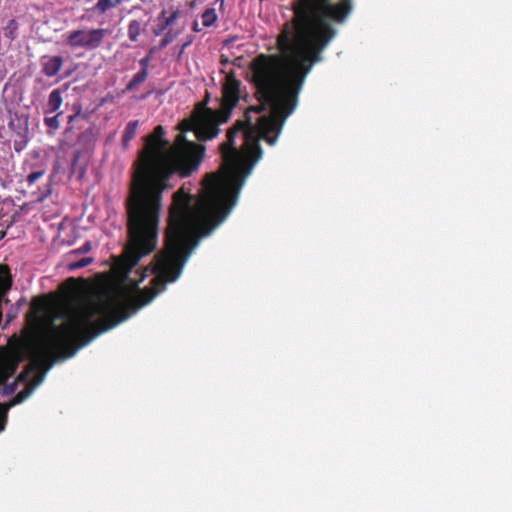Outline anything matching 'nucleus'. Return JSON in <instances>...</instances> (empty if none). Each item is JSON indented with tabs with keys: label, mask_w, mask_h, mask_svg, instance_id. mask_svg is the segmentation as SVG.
I'll return each instance as SVG.
<instances>
[{
	"label": "nucleus",
	"mask_w": 512,
	"mask_h": 512,
	"mask_svg": "<svg viewBox=\"0 0 512 512\" xmlns=\"http://www.w3.org/2000/svg\"><path fill=\"white\" fill-rule=\"evenodd\" d=\"M352 8V0L297 1L291 25L286 23L276 38L279 53H261L250 61L249 82L259 105L247 108L244 119L227 130L225 142L218 147L220 170L204 176L194 205L186 183L172 195L162 247V293L179 278L200 240L238 201L246 177L262 157L259 138L275 145L307 76L336 34L328 20L342 24Z\"/></svg>",
	"instance_id": "f257e3e1"
},
{
	"label": "nucleus",
	"mask_w": 512,
	"mask_h": 512,
	"mask_svg": "<svg viewBox=\"0 0 512 512\" xmlns=\"http://www.w3.org/2000/svg\"><path fill=\"white\" fill-rule=\"evenodd\" d=\"M151 271V287L127 295L123 301L113 306L109 302H88L72 310L61 325L53 327L44 339L37 342L32 348L31 363L17 376V380L27 381L35 370H40L41 373L25 390L15 395L12 405L23 402L31 394L57 359L74 356L96 336L127 320L131 314L151 302L160 292V251L153 257Z\"/></svg>",
	"instance_id": "f03ea898"
},
{
	"label": "nucleus",
	"mask_w": 512,
	"mask_h": 512,
	"mask_svg": "<svg viewBox=\"0 0 512 512\" xmlns=\"http://www.w3.org/2000/svg\"><path fill=\"white\" fill-rule=\"evenodd\" d=\"M125 199L128 244L116 265L129 273L157 246L160 221V125L143 138Z\"/></svg>",
	"instance_id": "7ed1b4c3"
},
{
	"label": "nucleus",
	"mask_w": 512,
	"mask_h": 512,
	"mask_svg": "<svg viewBox=\"0 0 512 512\" xmlns=\"http://www.w3.org/2000/svg\"><path fill=\"white\" fill-rule=\"evenodd\" d=\"M179 129L181 132L176 134L173 144L162 137V193L173 186L170 181L174 176L183 179L196 173L205 157V146L187 139L184 134L193 131L197 137L198 121L194 115L182 121Z\"/></svg>",
	"instance_id": "20e7f679"
},
{
	"label": "nucleus",
	"mask_w": 512,
	"mask_h": 512,
	"mask_svg": "<svg viewBox=\"0 0 512 512\" xmlns=\"http://www.w3.org/2000/svg\"><path fill=\"white\" fill-rule=\"evenodd\" d=\"M193 115L198 121L197 139L199 141H207L217 137L221 132L219 126L225 124L221 121V109L207 107V101L196 103Z\"/></svg>",
	"instance_id": "39448f33"
},
{
	"label": "nucleus",
	"mask_w": 512,
	"mask_h": 512,
	"mask_svg": "<svg viewBox=\"0 0 512 512\" xmlns=\"http://www.w3.org/2000/svg\"><path fill=\"white\" fill-rule=\"evenodd\" d=\"M110 33L105 28L77 29L66 33L65 41L71 49L96 50L101 47L104 38Z\"/></svg>",
	"instance_id": "423d86ee"
},
{
	"label": "nucleus",
	"mask_w": 512,
	"mask_h": 512,
	"mask_svg": "<svg viewBox=\"0 0 512 512\" xmlns=\"http://www.w3.org/2000/svg\"><path fill=\"white\" fill-rule=\"evenodd\" d=\"M242 82L238 80L234 72L225 76L221 87L220 111L221 121L227 123L233 110L241 99Z\"/></svg>",
	"instance_id": "0eeeda50"
},
{
	"label": "nucleus",
	"mask_w": 512,
	"mask_h": 512,
	"mask_svg": "<svg viewBox=\"0 0 512 512\" xmlns=\"http://www.w3.org/2000/svg\"><path fill=\"white\" fill-rule=\"evenodd\" d=\"M63 58L59 55H44L41 57V72L47 77L56 76L63 66Z\"/></svg>",
	"instance_id": "6e6552de"
},
{
	"label": "nucleus",
	"mask_w": 512,
	"mask_h": 512,
	"mask_svg": "<svg viewBox=\"0 0 512 512\" xmlns=\"http://www.w3.org/2000/svg\"><path fill=\"white\" fill-rule=\"evenodd\" d=\"M181 13L179 10L174 11L165 20V24L162 25V32L167 30L164 39H162V47H165L168 43L172 42L177 35L183 30V26H175V20Z\"/></svg>",
	"instance_id": "1a4fd4ad"
},
{
	"label": "nucleus",
	"mask_w": 512,
	"mask_h": 512,
	"mask_svg": "<svg viewBox=\"0 0 512 512\" xmlns=\"http://www.w3.org/2000/svg\"><path fill=\"white\" fill-rule=\"evenodd\" d=\"M138 126V120H133L127 123L121 139V144L124 149H127L130 141L135 138Z\"/></svg>",
	"instance_id": "9d476101"
},
{
	"label": "nucleus",
	"mask_w": 512,
	"mask_h": 512,
	"mask_svg": "<svg viewBox=\"0 0 512 512\" xmlns=\"http://www.w3.org/2000/svg\"><path fill=\"white\" fill-rule=\"evenodd\" d=\"M63 103L62 92L60 89H54L50 92L47 102L46 113H52L59 110Z\"/></svg>",
	"instance_id": "9b49d317"
},
{
	"label": "nucleus",
	"mask_w": 512,
	"mask_h": 512,
	"mask_svg": "<svg viewBox=\"0 0 512 512\" xmlns=\"http://www.w3.org/2000/svg\"><path fill=\"white\" fill-rule=\"evenodd\" d=\"M148 77V72H145L144 70H139L133 78L128 82V84L125 87L124 91H135L138 89V87L145 82V80Z\"/></svg>",
	"instance_id": "f8f14e48"
},
{
	"label": "nucleus",
	"mask_w": 512,
	"mask_h": 512,
	"mask_svg": "<svg viewBox=\"0 0 512 512\" xmlns=\"http://www.w3.org/2000/svg\"><path fill=\"white\" fill-rule=\"evenodd\" d=\"M202 25L209 28L215 24L218 19V15L215 8H207L202 14Z\"/></svg>",
	"instance_id": "ddd939ff"
},
{
	"label": "nucleus",
	"mask_w": 512,
	"mask_h": 512,
	"mask_svg": "<svg viewBox=\"0 0 512 512\" xmlns=\"http://www.w3.org/2000/svg\"><path fill=\"white\" fill-rule=\"evenodd\" d=\"M119 3V0H98V2L95 4L92 10L98 12L99 14H104L106 11H108L111 8H114Z\"/></svg>",
	"instance_id": "4468645a"
},
{
	"label": "nucleus",
	"mask_w": 512,
	"mask_h": 512,
	"mask_svg": "<svg viewBox=\"0 0 512 512\" xmlns=\"http://www.w3.org/2000/svg\"><path fill=\"white\" fill-rule=\"evenodd\" d=\"M11 275L7 265H0V289H9L11 286Z\"/></svg>",
	"instance_id": "2eb2a0df"
},
{
	"label": "nucleus",
	"mask_w": 512,
	"mask_h": 512,
	"mask_svg": "<svg viewBox=\"0 0 512 512\" xmlns=\"http://www.w3.org/2000/svg\"><path fill=\"white\" fill-rule=\"evenodd\" d=\"M18 23L15 19L9 20L6 27L4 28V35L6 38L14 40L17 36Z\"/></svg>",
	"instance_id": "dca6fc26"
},
{
	"label": "nucleus",
	"mask_w": 512,
	"mask_h": 512,
	"mask_svg": "<svg viewBox=\"0 0 512 512\" xmlns=\"http://www.w3.org/2000/svg\"><path fill=\"white\" fill-rule=\"evenodd\" d=\"M141 30V24L137 20H132L128 26V37L131 41H136Z\"/></svg>",
	"instance_id": "f3484780"
},
{
	"label": "nucleus",
	"mask_w": 512,
	"mask_h": 512,
	"mask_svg": "<svg viewBox=\"0 0 512 512\" xmlns=\"http://www.w3.org/2000/svg\"><path fill=\"white\" fill-rule=\"evenodd\" d=\"M92 262H93L92 257H83L82 259H80L78 261L70 262L67 265V267L70 271H74L77 269L84 268V267L90 265Z\"/></svg>",
	"instance_id": "a211bd4d"
},
{
	"label": "nucleus",
	"mask_w": 512,
	"mask_h": 512,
	"mask_svg": "<svg viewBox=\"0 0 512 512\" xmlns=\"http://www.w3.org/2000/svg\"><path fill=\"white\" fill-rule=\"evenodd\" d=\"M62 114V112H59L57 113L56 115L52 116V117H45L44 119V123L46 124L47 127L49 128H52V129H59L60 128V122H59V116Z\"/></svg>",
	"instance_id": "6ab92c4d"
},
{
	"label": "nucleus",
	"mask_w": 512,
	"mask_h": 512,
	"mask_svg": "<svg viewBox=\"0 0 512 512\" xmlns=\"http://www.w3.org/2000/svg\"><path fill=\"white\" fill-rule=\"evenodd\" d=\"M17 368V364L15 362H8L3 366V379H7L12 376Z\"/></svg>",
	"instance_id": "aec40b11"
},
{
	"label": "nucleus",
	"mask_w": 512,
	"mask_h": 512,
	"mask_svg": "<svg viewBox=\"0 0 512 512\" xmlns=\"http://www.w3.org/2000/svg\"><path fill=\"white\" fill-rule=\"evenodd\" d=\"M45 174V170H38L30 173L27 176V183L29 185H33L38 179H40Z\"/></svg>",
	"instance_id": "412c9836"
},
{
	"label": "nucleus",
	"mask_w": 512,
	"mask_h": 512,
	"mask_svg": "<svg viewBox=\"0 0 512 512\" xmlns=\"http://www.w3.org/2000/svg\"><path fill=\"white\" fill-rule=\"evenodd\" d=\"M154 53V49H151L147 56L142 58L139 61L140 64V70H144L145 72H148V66L151 59L152 54Z\"/></svg>",
	"instance_id": "4be33fe9"
},
{
	"label": "nucleus",
	"mask_w": 512,
	"mask_h": 512,
	"mask_svg": "<svg viewBox=\"0 0 512 512\" xmlns=\"http://www.w3.org/2000/svg\"><path fill=\"white\" fill-rule=\"evenodd\" d=\"M79 119V117H77V114H72V115H69L68 116V121H67V128L65 130V134L68 135L74 128V123L75 121H77Z\"/></svg>",
	"instance_id": "5701e85b"
},
{
	"label": "nucleus",
	"mask_w": 512,
	"mask_h": 512,
	"mask_svg": "<svg viewBox=\"0 0 512 512\" xmlns=\"http://www.w3.org/2000/svg\"><path fill=\"white\" fill-rule=\"evenodd\" d=\"M91 250V242L86 241L82 247L79 249L73 250L70 252V255L78 254V253H88Z\"/></svg>",
	"instance_id": "b1692460"
},
{
	"label": "nucleus",
	"mask_w": 512,
	"mask_h": 512,
	"mask_svg": "<svg viewBox=\"0 0 512 512\" xmlns=\"http://www.w3.org/2000/svg\"><path fill=\"white\" fill-rule=\"evenodd\" d=\"M73 110H74V113L73 114H77V117L79 118H85L83 115H82V106L81 104H74L73 105Z\"/></svg>",
	"instance_id": "393cba45"
},
{
	"label": "nucleus",
	"mask_w": 512,
	"mask_h": 512,
	"mask_svg": "<svg viewBox=\"0 0 512 512\" xmlns=\"http://www.w3.org/2000/svg\"><path fill=\"white\" fill-rule=\"evenodd\" d=\"M75 282H76V279L71 277L66 280V282L62 285V287L64 288L66 286H69L72 290H75L76 289Z\"/></svg>",
	"instance_id": "a878e982"
},
{
	"label": "nucleus",
	"mask_w": 512,
	"mask_h": 512,
	"mask_svg": "<svg viewBox=\"0 0 512 512\" xmlns=\"http://www.w3.org/2000/svg\"><path fill=\"white\" fill-rule=\"evenodd\" d=\"M51 193V190L50 189H47V191L42 194L41 196L38 197V201H43L45 198H47Z\"/></svg>",
	"instance_id": "bb28decb"
},
{
	"label": "nucleus",
	"mask_w": 512,
	"mask_h": 512,
	"mask_svg": "<svg viewBox=\"0 0 512 512\" xmlns=\"http://www.w3.org/2000/svg\"><path fill=\"white\" fill-rule=\"evenodd\" d=\"M200 30H201V29L199 28L198 23H197V22H194V24H193V31H194V32H199Z\"/></svg>",
	"instance_id": "cd10ccee"
},
{
	"label": "nucleus",
	"mask_w": 512,
	"mask_h": 512,
	"mask_svg": "<svg viewBox=\"0 0 512 512\" xmlns=\"http://www.w3.org/2000/svg\"><path fill=\"white\" fill-rule=\"evenodd\" d=\"M202 101H207V104L209 103V101H210V94H209V92H206L205 98Z\"/></svg>",
	"instance_id": "c85d7f7f"
},
{
	"label": "nucleus",
	"mask_w": 512,
	"mask_h": 512,
	"mask_svg": "<svg viewBox=\"0 0 512 512\" xmlns=\"http://www.w3.org/2000/svg\"><path fill=\"white\" fill-rule=\"evenodd\" d=\"M5 235H6V232H5V231H0V240H1L2 238H4V237H5Z\"/></svg>",
	"instance_id": "c756f323"
},
{
	"label": "nucleus",
	"mask_w": 512,
	"mask_h": 512,
	"mask_svg": "<svg viewBox=\"0 0 512 512\" xmlns=\"http://www.w3.org/2000/svg\"><path fill=\"white\" fill-rule=\"evenodd\" d=\"M13 389H14V385H13L12 387H10V388H9V390L7 391V393L12 392V391H13Z\"/></svg>",
	"instance_id": "7c9ffc66"
},
{
	"label": "nucleus",
	"mask_w": 512,
	"mask_h": 512,
	"mask_svg": "<svg viewBox=\"0 0 512 512\" xmlns=\"http://www.w3.org/2000/svg\"><path fill=\"white\" fill-rule=\"evenodd\" d=\"M156 35H159V31L157 29L154 30Z\"/></svg>",
	"instance_id": "2f4dec72"
},
{
	"label": "nucleus",
	"mask_w": 512,
	"mask_h": 512,
	"mask_svg": "<svg viewBox=\"0 0 512 512\" xmlns=\"http://www.w3.org/2000/svg\"><path fill=\"white\" fill-rule=\"evenodd\" d=\"M217 2H220L221 5L224 3V0H216Z\"/></svg>",
	"instance_id": "473e14b6"
}]
</instances>
